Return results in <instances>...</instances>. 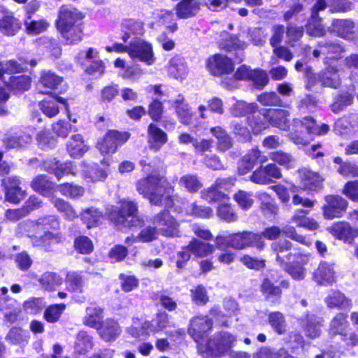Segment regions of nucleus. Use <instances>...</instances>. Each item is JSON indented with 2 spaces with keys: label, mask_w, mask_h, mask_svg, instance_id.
<instances>
[{
  "label": "nucleus",
  "mask_w": 358,
  "mask_h": 358,
  "mask_svg": "<svg viewBox=\"0 0 358 358\" xmlns=\"http://www.w3.org/2000/svg\"><path fill=\"white\" fill-rule=\"evenodd\" d=\"M166 180L164 176L157 172H152L147 177L136 182V187L138 192L155 206L172 207L173 200L166 192Z\"/></svg>",
  "instance_id": "obj_1"
},
{
  "label": "nucleus",
  "mask_w": 358,
  "mask_h": 358,
  "mask_svg": "<svg viewBox=\"0 0 358 358\" xmlns=\"http://www.w3.org/2000/svg\"><path fill=\"white\" fill-rule=\"evenodd\" d=\"M83 16L77 9L62 6L60 8L57 27L69 44H75L82 39L80 22Z\"/></svg>",
  "instance_id": "obj_2"
},
{
  "label": "nucleus",
  "mask_w": 358,
  "mask_h": 358,
  "mask_svg": "<svg viewBox=\"0 0 358 358\" xmlns=\"http://www.w3.org/2000/svg\"><path fill=\"white\" fill-rule=\"evenodd\" d=\"M138 207L135 202L122 200L120 206L112 207L108 211L110 220L120 229L139 227L143 220L137 216Z\"/></svg>",
  "instance_id": "obj_3"
},
{
  "label": "nucleus",
  "mask_w": 358,
  "mask_h": 358,
  "mask_svg": "<svg viewBox=\"0 0 358 358\" xmlns=\"http://www.w3.org/2000/svg\"><path fill=\"white\" fill-rule=\"evenodd\" d=\"M340 70L334 66H328L317 74L311 72L310 68H307L306 74L307 77V89L312 90L317 82H319L323 87L337 89L341 85Z\"/></svg>",
  "instance_id": "obj_4"
},
{
  "label": "nucleus",
  "mask_w": 358,
  "mask_h": 358,
  "mask_svg": "<svg viewBox=\"0 0 358 358\" xmlns=\"http://www.w3.org/2000/svg\"><path fill=\"white\" fill-rule=\"evenodd\" d=\"M288 137L297 145H306L309 141L310 132H315V120L310 116H306L303 119L294 118L292 124L289 125Z\"/></svg>",
  "instance_id": "obj_5"
},
{
  "label": "nucleus",
  "mask_w": 358,
  "mask_h": 358,
  "mask_svg": "<svg viewBox=\"0 0 358 358\" xmlns=\"http://www.w3.org/2000/svg\"><path fill=\"white\" fill-rule=\"evenodd\" d=\"M236 338L228 332L220 334L211 338L206 344V356L220 357L231 351V348L234 345Z\"/></svg>",
  "instance_id": "obj_6"
},
{
  "label": "nucleus",
  "mask_w": 358,
  "mask_h": 358,
  "mask_svg": "<svg viewBox=\"0 0 358 358\" xmlns=\"http://www.w3.org/2000/svg\"><path fill=\"white\" fill-rule=\"evenodd\" d=\"M226 241L231 248L236 250H243L254 246L262 250L265 246L262 235L248 231L232 234L227 237Z\"/></svg>",
  "instance_id": "obj_7"
},
{
  "label": "nucleus",
  "mask_w": 358,
  "mask_h": 358,
  "mask_svg": "<svg viewBox=\"0 0 358 358\" xmlns=\"http://www.w3.org/2000/svg\"><path fill=\"white\" fill-rule=\"evenodd\" d=\"M152 222L163 236L168 237L179 236V223L166 210L155 215L152 219Z\"/></svg>",
  "instance_id": "obj_8"
},
{
  "label": "nucleus",
  "mask_w": 358,
  "mask_h": 358,
  "mask_svg": "<svg viewBox=\"0 0 358 358\" xmlns=\"http://www.w3.org/2000/svg\"><path fill=\"white\" fill-rule=\"evenodd\" d=\"M322 214L325 219L340 218L346 212L348 201L339 195L329 194L324 197Z\"/></svg>",
  "instance_id": "obj_9"
},
{
  "label": "nucleus",
  "mask_w": 358,
  "mask_h": 358,
  "mask_svg": "<svg viewBox=\"0 0 358 358\" xmlns=\"http://www.w3.org/2000/svg\"><path fill=\"white\" fill-rule=\"evenodd\" d=\"M128 132H119L117 131H108L103 140L97 145L99 150L103 155L114 153L118 145L125 143L129 138Z\"/></svg>",
  "instance_id": "obj_10"
},
{
  "label": "nucleus",
  "mask_w": 358,
  "mask_h": 358,
  "mask_svg": "<svg viewBox=\"0 0 358 358\" xmlns=\"http://www.w3.org/2000/svg\"><path fill=\"white\" fill-rule=\"evenodd\" d=\"M129 55L132 59H138L148 64L154 62L152 47L141 38H135L129 44Z\"/></svg>",
  "instance_id": "obj_11"
},
{
  "label": "nucleus",
  "mask_w": 358,
  "mask_h": 358,
  "mask_svg": "<svg viewBox=\"0 0 358 358\" xmlns=\"http://www.w3.org/2000/svg\"><path fill=\"white\" fill-rule=\"evenodd\" d=\"M28 232V236L31 238L34 246L43 247L48 250L52 243L61 241L62 235L59 232L50 231H34L32 229L25 228Z\"/></svg>",
  "instance_id": "obj_12"
},
{
  "label": "nucleus",
  "mask_w": 358,
  "mask_h": 358,
  "mask_svg": "<svg viewBox=\"0 0 358 358\" xmlns=\"http://www.w3.org/2000/svg\"><path fill=\"white\" fill-rule=\"evenodd\" d=\"M208 71L214 76L230 73L234 71V64L228 57L216 54L209 57L206 62Z\"/></svg>",
  "instance_id": "obj_13"
},
{
  "label": "nucleus",
  "mask_w": 358,
  "mask_h": 358,
  "mask_svg": "<svg viewBox=\"0 0 358 358\" xmlns=\"http://www.w3.org/2000/svg\"><path fill=\"white\" fill-rule=\"evenodd\" d=\"M212 326L213 322L207 316L194 317L190 320L188 334L199 343L204 335L212 329Z\"/></svg>",
  "instance_id": "obj_14"
},
{
  "label": "nucleus",
  "mask_w": 358,
  "mask_h": 358,
  "mask_svg": "<svg viewBox=\"0 0 358 358\" xmlns=\"http://www.w3.org/2000/svg\"><path fill=\"white\" fill-rule=\"evenodd\" d=\"M328 29L330 32L335 33L338 36L348 41L352 40L356 34L355 22L348 19L334 20Z\"/></svg>",
  "instance_id": "obj_15"
},
{
  "label": "nucleus",
  "mask_w": 358,
  "mask_h": 358,
  "mask_svg": "<svg viewBox=\"0 0 358 358\" xmlns=\"http://www.w3.org/2000/svg\"><path fill=\"white\" fill-rule=\"evenodd\" d=\"M83 178L87 182H96L106 179L108 169L100 168L97 164H87L85 162L79 164Z\"/></svg>",
  "instance_id": "obj_16"
},
{
  "label": "nucleus",
  "mask_w": 358,
  "mask_h": 358,
  "mask_svg": "<svg viewBox=\"0 0 358 358\" xmlns=\"http://www.w3.org/2000/svg\"><path fill=\"white\" fill-rule=\"evenodd\" d=\"M21 23L13 13L3 6H0V30L7 36L15 35L20 29Z\"/></svg>",
  "instance_id": "obj_17"
},
{
  "label": "nucleus",
  "mask_w": 358,
  "mask_h": 358,
  "mask_svg": "<svg viewBox=\"0 0 358 358\" xmlns=\"http://www.w3.org/2000/svg\"><path fill=\"white\" fill-rule=\"evenodd\" d=\"M313 279L319 285H331L336 282V273L332 264L322 262L314 272Z\"/></svg>",
  "instance_id": "obj_18"
},
{
  "label": "nucleus",
  "mask_w": 358,
  "mask_h": 358,
  "mask_svg": "<svg viewBox=\"0 0 358 358\" xmlns=\"http://www.w3.org/2000/svg\"><path fill=\"white\" fill-rule=\"evenodd\" d=\"M328 231L338 239L350 243L358 236V229L353 228L348 222H338L328 228Z\"/></svg>",
  "instance_id": "obj_19"
},
{
  "label": "nucleus",
  "mask_w": 358,
  "mask_h": 358,
  "mask_svg": "<svg viewBox=\"0 0 358 358\" xmlns=\"http://www.w3.org/2000/svg\"><path fill=\"white\" fill-rule=\"evenodd\" d=\"M324 302L328 308L339 310L350 309L352 306V300L337 289H331L325 297Z\"/></svg>",
  "instance_id": "obj_20"
},
{
  "label": "nucleus",
  "mask_w": 358,
  "mask_h": 358,
  "mask_svg": "<svg viewBox=\"0 0 358 358\" xmlns=\"http://www.w3.org/2000/svg\"><path fill=\"white\" fill-rule=\"evenodd\" d=\"M167 134L156 124L151 123L148 128V143L150 150L159 151L167 142Z\"/></svg>",
  "instance_id": "obj_21"
},
{
  "label": "nucleus",
  "mask_w": 358,
  "mask_h": 358,
  "mask_svg": "<svg viewBox=\"0 0 358 358\" xmlns=\"http://www.w3.org/2000/svg\"><path fill=\"white\" fill-rule=\"evenodd\" d=\"M25 228L32 229L34 231H57L59 229V220L55 215H48L38 218L36 222L28 221Z\"/></svg>",
  "instance_id": "obj_22"
},
{
  "label": "nucleus",
  "mask_w": 358,
  "mask_h": 358,
  "mask_svg": "<svg viewBox=\"0 0 358 358\" xmlns=\"http://www.w3.org/2000/svg\"><path fill=\"white\" fill-rule=\"evenodd\" d=\"M267 160L268 157L262 155L258 148H252L242 157L239 171L241 174H245L251 170L257 162L263 164L267 162Z\"/></svg>",
  "instance_id": "obj_23"
},
{
  "label": "nucleus",
  "mask_w": 358,
  "mask_h": 358,
  "mask_svg": "<svg viewBox=\"0 0 358 358\" xmlns=\"http://www.w3.org/2000/svg\"><path fill=\"white\" fill-rule=\"evenodd\" d=\"M271 249L276 255V261L280 266H286V263L292 260V253L290 251L292 243L287 240L273 242Z\"/></svg>",
  "instance_id": "obj_24"
},
{
  "label": "nucleus",
  "mask_w": 358,
  "mask_h": 358,
  "mask_svg": "<svg viewBox=\"0 0 358 358\" xmlns=\"http://www.w3.org/2000/svg\"><path fill=\"white\" fill-rule=\"evenodd\" d=\"M268 120L270 124L281 130L289 129V112L284 109H271L267 110Z\"/></svg>",
  "instance_id": "obj_25"
},
{
  "label": "nucleus",
  "mask_w": 358,
  "mask_h": 358,
  "mask_svg": "<svg viewBox=\"0 0 358 358\" xmlns=\"http://www.w3.org/2000/svg\"><path fill=\"white\" fill-rule=\"evenodd\" d=\"M299 175L306 189L317 192L322 188L323 178L317 173L304 169L299 171Z\"/></svg>",
  "instance_id": "obj_26"
},
{
  "label": "nucleus",
  "mask_w": 358,
  "mask_h": 358,
  "mask_svg": "<svg viewBox=\"0 0 358 358\" xmlns=\"http://www.w3.org/2000/svg\"><path fill=\"white\" fill-rule=\"evenodd\" d=\"M62 82V78L51 71L43 72L38 84V89L41 94H49L50 90L57 88Z\"/></svg>",
  "instance_id": "obj_27"
},
{
  "label": "nucleus",
  "mask_w": 358,
  "mask_h": 358,
  "mask_svg": "<svg viewBox=\"0 0 358 358\" xmlns=\"http://www.w3.org/2000/svg\"><path fill=\"white\" fill-rule=\"evenodd\" d=\"M168 72L176 80H183L188 74V68L184 58L176 56L169 61Z\"/></svg>",
  "instance_id": "obj_28"
},
{
  "label": "nucleus",
  "mask_w": 358,
  "mask_h": 358,
  "mask_svg": "<svg viewBox=\"0 0 358 358\" xmlns=\"http://www.w3.org/2000/svg\"><path fill=\"white\" fill-rule=\"evenodd\" d=\"M200 9L198 0H182L176 6V14L179 18L194 17Z\"/></svg>",
  "instance_id": "obj_29"
},
{
  "label": "nucleus",
  "mask_w": 358,
  "mask_h": 358,
  "mask_svg": "<svg viewBox=\"0 0 358 358\" xmlns=\"http://www.w3.org/2000/svg\"><path fill=\"white\" fill-rule=\"evenodd\" d=\"M94 346L93 338L85 331H80L76 337L74 351L78 355H85Z\"/></svg>",
  "instance_id": "obj_30"
},
{
  "label": "nucleus",
  "mask_w": 358,
  "mask_h": 358,
  "mask_svg": "<svg viewBox=\"0 0 358 358\" xmlns=\"http://www.w3.org/2000/svg\"><path fill=\"white\" fill-rule=\"evenodd\" d=\"M66 149L71 157H79L88 150V147L85 144L82 135L75 134L67 142Z\"/></svg>",
  "instance_id": "obj_31"
},
{
  "label": "nucleus",
  "mask_w": 358,
  "mask_h": 358,
  "mask_svg": "<svg viewBox=\"0 0 358 358\" xmlns=\"http://www.w3.org/2000/svg\"><path fill=\"white\" fill-rule=\"evenodd\" d=\"M103 309L100 307L90 306L86 308V315L83 318V324L94 329H99L102 326Z\"/></svg>",
  "instance_id": "obj_32"
},
{
  "label": "nucleus",
  "mask_w": 358,
  "mask_h": 358,
  "mask_svg": "<svg viewBox=\"0 0 358 358\" xmlns=\"http://www.w3.org/2000/svg\"><path fill=\"white\" fill-rule=\"evenodd\" d=\"M355 87L352 85L347 92H342L336 98L334 102L331 105V109L334 113H338L350 106L354 99Z\"/></svg>",
  "instance_id": "obj_33"
},
{
  "label": "nucleus",
  "mask_w": 358,
  "mask_h": 358,
  "mask_svg": "<svg viewBox=\"0 0 358 358\" xmlns=\"http://www.w3.org/2000/svg\"><path fill=\"white\" fill-rule=\"evenodd\" d=\"M186 249L196 257H205L212 254L215 250L214 246L208 243H205L193 238Z\"/></svg>",
  "instance_id": "obj_34"
},
{
  "label": "nucleus",
  "mask_w": 358,
  "mask_h": 358,
  "mask_svg": "<svg viewBox=\"0 0 358 358\" xmlns=\"http://www.w3.org/2000/svg\"><path fill=\"white\" fill-rule=\"evenodd\" d=\"M29 331L20 327H13L6 336V341L11 345L24 346L29 341Z\"/></svg>",
  "instance_id": "obj_35"
},
{
  "label": "nucleus",
  "mask_w": 358,
  "mask_h": 358,
  "mask_svg": "<svg viewBox=\"0 0 358 358\" xmlns=\"http://www.w3.org/2000/svg\"><path fill=\"white\" fill-rule=\"evenodd\" d=\"M122 30L124 32L122 38L124 42H127L130 38V34L134 35H142L143 34V23L134 19H126L122 22Z\"/></svg>",
  "instance_id": "obj_36"
},
{
  "label": "nucleus",
  "mask_w": 358,
  "mask_h": 358,
  "mask_svg": "<svg viewBox=\"0 0 358 358\" xmlns=\"http://www.w3.org/2000/svg\"><path fill=\"white\" fill-rule=\"evenodd\" d=\"M101 338L106 341L115 340L121 334L119 324L113 320H106L102 324L99 332Z\"/></svg>",
  "instance_id": "obj_37"
},
{
  "label": "nucleus",
  "mask_w": 358,
  "mask_h": 358,
  "mask_svg": "<svg viewBox=\"0 0 358 358\" xmlns=\"http://www.w3.org/2000/svg\"><path fill=\"white\" fill-rule=\"evenodd\" d=\"M174 107L180 121L185 124H189L191 122L192 113L182 96H178L174 101Z\"/></svg>",
  "instance_id": "obj_38"
},
{
  "label": "nucleus",
  "mask_w": 358,
  "mask_h": 358,
  "mask_svg": "<svg viewBox=\"0 0 358 358\" xmlns=\"http://www.w3.org/2000/svg\"><path fill=\"white\" fill-rule=\"evenodd\" d=\"M1 80L6 84L10 90L15 93L28 90L31 85L30 78L26 76H10L8 80L6 79Z\"/></svg>",
  "instance_id": "obj_39"
},
{
  "label": "nucleus",
  "mask_w": 358,
  "mask_h": 358,
  "mask_svg": "<svg viewBox=\"0 0 358 358\" xmlns=\"http://www.w3.org/2000/svg\"><path fill=\"white\" fill-rule=\"evenodd\" d=\"M50 201L63 214L64 219L71 221L78 217L77 213L69 202L54 196L50 198Z\"/></svg>",
  "instance_id": "obj_40"
},
{
  "label": "nucleus",
  "mask_w": 358,
  "mask_h": 358,
  "mask_svg": "<svg viewBox=\"0 0 358 358\" xmlns=\"http://www.w3.org/2000/svg\"><path fill=\"white\" fill-rule=\"evenodd\" d=\"M261 291L267 300H270L275 303L279 302L282 294L281 289L278 286H275L268 278L263 280Z\"/></svg>",
  "instance_id": "obj_41"
},
{
  "label": "nucleus",
  "mask_w": 358,
  "mask_h": 358,
  "mask_svg": "<svg viewBox=\"0 0 358 358\" xmlns=\"http://www.w3.org/2000/svg\"><path fill=\"white\" fill-rule=\"evenodd\" d=\"M349 326L348 321V315L339 313H337L331 320L329 326L330 333L334 335H343L345 333L347 327Z\"/></svg>",
  "instance_id": "obj_42"
},
{
  "label": "nucleus",
  "mask_w": 358,
  "mask_h": 358,
  "mask_svg": "<svg viewBox=\"0 0 358 358\" xmlns=\"http://www.w3.org/2000/svg\"><path fill=\"white\" fill-rule=\"evenodd\" d=\"M266 119L268 120L267 110L264 114H262L257 109L252 115L248 117V122L253 132L258 134L268 127Z\"/></svg>",
  "instance_id": "obj_43"
},
{
  "label": "nucleus",
  "mask_w": 358,
  "mask_h": 358,
  "mask_svg": "<svg viewBox=\"0 0 358 358\" xmlns=\"http://www.w3.org/2000/svg\"><path fill=\"white\" fill-rule=\"evenodd\" d=\"M20 62L10 59L8 60L4 63L0 62V71L2 73V77L1 80L6 79L3 76L4 73H20L23 71H24L25 69H27V66H25V64L27 63V61L20 58Z\"/></svg>",
  "instance_id": "obj_44"
},
{
  "label": "nucleus",
  "mask_w": 358,
  "mask_h": 358,
  "mask_svg": "<svg viewBox=\"0 0 358 358\" xmlns=\"http://www.w3.org/2000/svg\"><path fill=\"white\" fill-rule=\"evenodd\" d=\"M102 217L103 213L93 207L84 210L81 213V219L86 224L87 228L97 226Z\"/></svg>",
  "instance_id": "obj_45"
},
{
  "label": "nucleus",
  "mask_w": 358,
  "mask_h": 358,
  "mask_svg": "<svg viewBox=\"0 0 358 358\" xmlns=\"http://www.w3.org/2000/svg\"><path fill=\"white\" fill-rule=\"evenodd\" d=\"M57 190L64 196L71 199H78L84 195L85 189L73 183H64L57 186Z\"/></svg>",
  "instance_id": "obj_46"
},
{
  "label": "nucleus",
  "mask_w": 358,
  "mask_h": 358,
  "mask_svg": "<svg viewBox=\"0 0 358 358\" xmlns=\"http://www.w3.org/2000/svg\"><path fill=\"white\" fill-rule=\"evenodd\" d=\"M322 320L313 315H308L306 317V324L304 329L306 335L311 338L317 337L320 334V327Z\"/></svg>",
  "instance_id": "obj_47"
},
{
  "label": "nucleus",
  "mask_w": 358,
  "mask_h": 358,
  "mask_svg": "<svg viewBox=\"0 0 358 358\" xmlns=\"http://www.w3.org/2000/svg\"><path fill=\"white\" fill-rule=\"evenodd\" d=\"M58 102L65 103V100L59 96L52 100H44L40 103V108L45 115L52 117L59 113Z\"/></svg>",
  "instance_id": "obj_48"
},
{
  "label": "nucleus",
  "mask_w": 358,
  "mask_h": 358,
  "mask_svg": "<svg viewBox=\"0 0 358 358\" xmlns=\"http://www.w3.org/2000/svg\"><path fill=\"white\" fill-rule=\"evenodd\" d=\"M201 194V197L208 202L225 201L229 199L227 195L220 191L215 184L203 189Z\"/></svg>",
  "instance_id": "obj_49"
},
{
  "label": "nucleus",
  "mask_w": 358,
  "mask_h": 358,
  "mask_svg": "<svg viewBox=\"0 0 358 358\" xmlns=\"http://www.w3.org/2000/svg\"><path fill=\"white\" fill-rule=\"evenodd\" d=\"M318 48L322 49L326 55H332L333 57H338L345 51V48L339 43L330 41H321Z\"/></svg>",
  "instance_id": "obj_50"
},
{
  "label": "nucleus",
  "mask_w": 358,
  "mask_h": 358,
  "mask_svg": "<svg viewBox=\"0 0 358 358\" xmlns=\"http://www.w3.org/2000/svg\"><path fill=\"white\" fill-rule=\"evenodd\" d=\"M38 281L42 287L48 291L54 290L57 286L62 283L59 276L52 272L43 273Z\"/></svg>",
  "instance_id": "obj_51"
},
{
  "label": "nucleus",
  "mask_w": 358,
  "mask_h": 358,
  "mask_svg": "<svg viewBox=\"0 0 358 358\" xmlns=\"http://www.w3.org/2000/svg\"><path fill=\"white\" fill-rule=\"evenodd\" d=\"M31 137L29 135L11 136L3 139V144L7 149L18 148L30 143Z\"/></svg>",
  "instance_id": "obj_52"
},
{
  "label": "nucleus",
  "mask_w": 358,
  "mask_h": 358,
  "mask_svg": "<svg viewBox=\"0 0 358 358\" xmlns=\"http://www.w3.org/2000/svg\"><path fill=\"white\" fill-rule=\"evenodd\" d=\"M179 184L188 192L194 193L203 186L202 182L196 175L187 174L180 178Z\"/></svg>",
  "instance_id": "obj_53"
},
{
  "label": "nucleus",
  "mask_w": 358,
  "mask_h": 358,
  "mask_svg": "<svg viewBox=\"0 0 358 358\" xmlns=\"http://www.w3.org/2000/svg\"><path fill=\"white\" fill-rule=\"evenodd\" d=\"M258 108L256 103H247L244 101H238L233 107L231 113L235 117H241L246 115H252Z\"/></svg>",
  "instance_id": "obj_54"
},
{
  "label": "nucleus",
  "mask_w": 358,
  "mask_h": 358,
  "mask_svg": "<svg viewBox=\"0 0 358 358\" xmlns=\"http://www.w3.org/2000/svg\"><path fill=\"white\" fill-rule=\"evenodd\" d=\"M268 322L273 329L279 334H285L286 331V322L282 313L273 312L268 316Z\"/></svg>",
  "instance_id": "obj_55"
},
{
  "label": "nucleus",
  "mask_w": 358,
  "mask_h": 358,
  "mask_svg": "<svg viewBox=\"0 0 358 358\" xmlns=\"http://www.w3.org/2000/svg\"><path fill=\"white\" fill-rule=\"evenodd\" d=\"M192 301L196 305L203 306L208 301V296L204 286L199 285L190 289Z\"/></svg>",
  "instance_id": "obj_56"
},
{
  "label": "nucleus",
  "mask_w": 358,
  "mask_h": 358,
  "mask_svg": "<svg viewBox=\"0 0 358 358\" xmlns=\"http://www.w3.org/2000/svg\"><path fill=\"white\" fill-rule=\"evenodd\" d=\"M65 308L66 305L64 303L50 306L44 312V318L48 322H56L59 320Z\"/></svg>",
  "instance_id": "obj_57"
},
{
  "label": "nucleus",
  "mask_w": 358,
  "mask_h": 358,
  "mask_svg": "<svg viewBox=\"0 0 358 358\" xmlns=\"http://www.w3.org/2000/svg\"><path fill=\"white\" fill-rule=\"evenodd\" d=\"M257 101L264 106H283V102L276 92H264L257 96Z\"/></svg>",
  "instance_id": "obj_58"
},
{
  "label": "nucleus",
  "mask_w": 358,
  "mask_h": 358,
  "mask_svg": "<svg viewBox=\"0 0 358 358\" xmlns=\"http://www.w3.org/2000/svg\"><path fill=\"white\" fill-rule=\"evenodd\" d=\"M269 158L274 162L287 168L292 167L294 163V159L290 154L282 151L271 152Z\"/></svg>",
  "instance_id": "obj_59"
},
{
  "label": "nucleus",
  "mask_w": 358,
  "mask_h": 358,
  "mask_svg": "<svg viewBox=\"0 0 358 358\" xmlns=\"http://www.w3.org/2000/svg\"><path fill=\"white\" fill-rule=\"evenodd\" d=\"M31 186L34 191L45 195L48 191L52 188V183L47 179L45 176L41 175L33 180Z\"/></svg>",
  "instance_id": "obj_60"
},
{
  "label": "nucleus",
  "mask_w": 358,
  "mask_h": 358,
  "mask_svg": "<svg viewBox=\"0 0 358 358\" xmlns=\"http://www.w3.org/2000/svg\"><path fill=\"white\" fill-rule=\"evenodd\" d=\"M159 233L156 227L147 226L141 229L136 238L139 242L150 243L157 239Z\"/></svg>",
  "instance_id": "obj_61"
},
{
  "label": "nucleus",
  "mask_w": 358,
  "mask_h": 358,
  "mask_svg": "<svg viewBox=\"0 0 358 358\" xmlns=\"http://www.w3.org/2000/svg\"><path fill=\"white\" fill-rule=\"evenodd\" d=\"M52 131L58 136L66 138L72 131H76L77 129L68 122L59 120L52 124Z\"/></svg>",
  "instance_id": "obj_62"
},
{
  "label": "nucleus",
  "mask_w": 358,
  "mask_h": 358,
  "mask_svg": "<svg viewBox=\"0 0 358 358\" xmlns=\"http://www.w3.org/2000/svg\"><path fill=\"white\" fill-rule=\"evenodd\" d=\"M292 221L296 223L298 227H303L310 231L316 230L319 227V224L314 219L304 216L301 217L297 214L292 216Z\"/></svg>",
  "instance_id": "obj_63"
},
{
  "label": "nucleus",
  "mask_w": 358,
  "mask_h": 358,
  "mask_svg": "<svg viewBox=\"0 0 358 358\" xmlns=\"http://www.w3.org/2000/svg\"><path fill=\"white\" fill-rule=\"evenodd\" d=\"M234 199L243 209L250 208L254 202L251 193L243 190H239L234 195Z\"/></svg>",
  "instance_id": "obj_64"
}]
</instances>
